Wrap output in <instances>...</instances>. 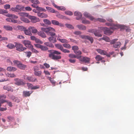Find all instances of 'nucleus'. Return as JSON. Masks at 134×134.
<instances>
[{"label": "nucleus", "instance_id": "nucleus-55", "mask_svg": "<svg viewBox=\"0 0 134 134\" xmlns=\"http://www.w3.org/2000/svg\"><path fill=\"white\" fill-rule=\"evenodd\" d=\"M58 8V9L62 11H64L66 10V8L63 6H59Z\"/></svg>", "mask_w": 134, "mask_h": 134}, {"label": "nucleus", "instance_id": "nucleus-35", "mask_svg": "<svg viewBox=\"0 0 134 134\" xmlns=\"http://www.w3.org/2000/svg\"><path fill=\"white\" fill-rule=\"evenodd\" d=\"M7 47L9 49H11L14 48L15 47V46L12 44L10 43H9L7 46Z\"/></svg>", "mask_w": 134, "mask_h": 134}, {"label": "nucleus", "instance_id": "nucleus-62", "mask_svg": "<svg viewBox=\"0 0 134 134\" xmlns=\"http://www.w3.org/2000/svg\"><path fill=\"white\" fill-rule=\"evenodd\" d=\"M31 48V51L33 53L36 54H37L38 53V51L36 50V49L33 48V47Z\"/></svg>", "mask_w": 134, "mask_h": 134}, {"label": "nucleus", "instance_id": "nucleus-25", "mask_svg": "<svg viewBox=\"0 0 134 134\" xmlns=\"http://www.w3.org/2000/svg\"><path fill=\"white\" fill-rule=\"evenodd\" d=\"M76 27L81 30H85L86 29V27L82 25H77Z\"/></svg>", "mask_w": 134, "mask_h": 134}, {"label": "nucleus", "instance_id": "nucleus-63", "mask_svg": "<svg viewBox=\"0 0 134 134\" xmlns=\"http://www.w3.org/2000/svg\"><path fill=\"white\" fill-rule=\"evenodd\" d=\"M97 20L101 22H106V20L103 19L98 18Z\"/></svg>", "mask_w": 134, "mask_h": 134}, {"label": "nucleus", "instance_id": "nucleus-43", "mask_svg": "<svg viewBox=\"0 0 134 134\" xmlns=\"http://www.w3.org/2000/svg\"><path fill=\"white\" fill-rule=\"evenodd\" d=\"M43 22L46 24L50 25L51 24V22L47 19H44L43 20Z\"/></svg>", "mask_w": 134, "mask_h": 134}, {"label": "nucleus", "instance_id": "nucleus-59", "mask_svg": "<svg viewBox=\"0 0 134 134\" xmlns=\"http://www.w3.org/2000/svg\"><path fill=\"white\" fill-rule=\"evenodd\" d=\"M66 26L68 28L73 29L74 27L73 26L70 24H65Z\"/></svg>", "mask_w": 134, "mask_h": 134}, {"label": "nucleus", "instance_id": "nucleus-64", "mask_svg": "<svg viewBox=\"0 0 134 134\" xmlns=\"http://www.w3.org/2000/svg\"><path fill=\"white\" fill-rule=\"evenodd\" d=\"M34 72L35 71H38L39 70V68L38 66H35L34 68Z\"/></svg>", "mask_w": 134, "mask_h": 134}, {"label": "nucleus", "instance_id": "nucleus-58", "mask_svg": "<svg viewBox=\"0 0 134 134\" xmlns=\"http://www.w3.org/2000/svg\"><path fill=\"white\" fill-rule=\"evenodd\" d=\"M118 40V39H115L112 40L110 42V43L111 44H114Z\"/></svg>", "mask_w": 134, "mask_h": 134}, {"label": "nucleus", "instance_id": "nucleus-50", "mask_svg": "<svg viewBox=\"0 0 134 134\" xmlns=\"http://www.w3.org/2000/svg\"><path fill=\"white\" fill-rule=\"evenodd\" d=\"M72 49L74 52L75 51H76L78 50L79 48L77 46H72Z\"/></svg>", "mask_w": 134, "mask_h": 134}, {"label": "nucleus", "instance_id": "nucleus-1", "mask_svg": "<svg viewBox=\"0 0 134 134\" xmlns=\"http://www.w3.org/2000/svg\"><path fill=\"white\" fill-rule=\"evenodd\" d=\"M48 52L50 53L48 57L52 59L57 60L61 59V56L60 55L61 54L60 52L53 49L48 50Z\"/></svg>", "mask_w": 134, "mask_h": 134}, {"label": "nucleus", "instance_id": "nucleus-60", "mask_svg": "<svg viewBox=\"0 0 134 134\" xmlns=\"http://www.w3.org/2000/svg\"><path fill=\"white\" fill-rule=\"evenodd\" d=\"M82 23L84 24H89L90 22L84 19L82 20Z\"/></svg>", "mask_w": 134, "mask_h": 134}, {"label": "nucleus", "instance_id": "nucleus-56", "mask_svg": "<svg viewBox=\"0 0 134 134\" xmlns=\"http://www.w3.org/2000/svg\"><path fill=\"white\" fill-rule=\"evenodd\" d=\"M7 12L6 10L0 9V14H4L5 13H7Z\"/></svg>", "mask_w": 134, "mask_h": 134}, {"label": "nucleus", "instance_id": "nucleus-31", "mask_svg": "<svg viewBox=\"0 0 134 134\" xmlns=\"http://www.w3.org/2000/svg\"><path fill=\"white\" fill-rule=\"evenodd\" d=\"M6 15L7 16L11 18H12L17 19L18 18V16L14 15L8 14Z\"/></svg>", "mask_w": 134, "mask_h": 134}, {"label": "nucleus", "instance_id": "nucleus-13", "mask_svg": "<svg viewBox=\"0 0 134 134\" xmlns=\"http://www.w3.org/2000/svg\"><path fill=\"white\" fill-rule=\"evenodd\" d=\"M6 97V96L4 94L0 96V101L2 103H3L4 102H7V101L5 100Z\"/></svg>", "mask_w": 134, "mask_h": 134}, {"label": "nucleus", "instance_id": "nucleus-53", "mask_svg": "<svg viewBox=\"0 0 134 134\" xmlns=\"http://www.w3.org/2000/svg\"><path fill=\"white\" fill-rule=\"evenodd\" d=\"M88 38H87V40H88L89 41H90L91 43H92L94 41L93 38L92 37L90 36H88Z\"/></svg>", "mask_w": 134, "mask_h": 134}, {"label": "nucleus", "instance_id": "nucleus-4", "mask_svg": "<svg viewBox=\"0 0 134 134\" xmlns=\"http://www.w3.org/2000/svg\"><path fill=\"white\" fill-rule=\"evenodd\" d=\"M15 64H16L18 68L20 69L24 70L26 68V66L17 60H14L13 61Z\"/></svg>", "mask_w": 134, "mask_h": 134}, {"label": "nucleus", "instance_id": "nucleus-36", "mask_svg": "<svg viewBox=\"0 0 134 134\" xmlns=\"http://www.w3.org/2000/svg\"><path fill=\"white\" fill-rule=\"evenodd\" d=\"M19 14L22 16H26L28 17L29 16L28 14L25 12H21L18 13Z\"/></svg>", "mask_w": 134, "mask_h": 134}, {"label": "nucleus", "instance_id": "nucleus-26", "mask_svg": "<svg viewBox=\"0 0 134 134\" xmlns=\"http://www.w3.org/2000/svg\"><path fill=\"white\" fill-rule=\"evenodd\" d=\"M7 71H14L17 70V69L14 67L9 66L7 67Z\"/></svg>", "mask_w": 134, "mask_h": 134}, {"label": "nucleus", "instance_id": "nucleus-5", "mask_svg": "<svg viewBox=\"0 0 134 134\" xmlns=\"http://www.w3.org/2000/svg\"><path fill=\"white\" fill-rule=\"evenodd\" d=\"M54 32H53L51 33H50L51 34L48 35L51 36L48 38L49 41V42L53 43H55L57 41L56 38L57 36Z\"/></svg>", "mask_w": 134, "mask_h": 134}, {"label": "nucleus", "instance_id": "nucleus-57", "mask_svg": "<svg viewBox=\"0 0 134 134\" xmlns=\"http://www.w3.org/2000/svg\"><path fill=\"white\" fill-rule=\"evenodd\" d=\"M37 9L39 11H42L45 12L46 11L45 9L40 7H39L38 6L37 7Z\"/></svg>", "mask_w": 134, "mask_h": 134}, {"label": "nucleus", "instance_id": "nucleus-33", "mask_svg": "<svg viewBox=\"0 0 134 134\" xmlns=\"http://www.w3.org/2000/svg\"><path fill=\"white\" fill-rule=\"evenodd\" d=\"M46 8L49 12L53 13H55V10L51 8L47 7H46Z\"/></svg>", "mask_w": 134, "mask_h": 134}, {"label": "nucleus", "instance_id": "nucleus-49", "mask_svg": "<svg viewBox=\"0 0 134 134\" xmlns=\"http://www.w3.org/2000/svg\"><path fill=\"white\" fill-rule=\"evenodd\" d=\"M26 55V57L29 58L31 55L32 53L31 52H25Z\"/></svg>", "mask_w": 134, "mask_h": 134}, {"label": "nucleus", "instance_id": "nucleus-8", "mask_svg": "<svg viewBox=\"0 0 134 134\" xmlns=\"http://www.w3.org/2000/svg\"><path fill=\"white\" fill-rule=\"evenodd\" d=\"M15 81V84L18 86L24 85L25 83L22 79L18 78H15L14 79Z\"/></svg>", "mask_w": 134, "mask_h": 134}, {"label": "nucleus", "instance_id": "nucleus-45", "mask_svg": "<svg viewBox=\"0 0 134 134\" xmlns=\"http://www.w3.org/2000/svg\"><path fill=\"white\" fill-rule=\"evenodd\" d=\"M48 80L50 81L51 82L52 84L55 85V82L54 80L52 79L51 77H48Z\"/></svg>", "mask_w": 134, "mask_h": 134}, {"label": "nucleus", "instance_id": "nucleus-44", "mask_svg": "<svg viewBox=\"0 0 134 134\" xmlns=\"http://www.w3.org/2000/svg\"><path fill=\"white\" fill-rule=\"evenodd\" d=\"M74 53L76 55L78 56H81L82 54L81 51L79 50H77L76 51H75Z\"/></svg>", "mask_w": 134, "mask_h": 134}, {"label": "nucleus", "instance_id": "nucleus-32", "mask_svg": "<svg viewBox=\"0 0 134 134\" xmlns=\"http://www.w3.org/2000/svg\"><path fill=\"white\" fill-rule=\"evenodd\" d=\"M121 43L120 42H118L116 43L113 45V47L115 48H119L121 46Z\"/></svg>", "mask_w": 134, "mask_h": 134}, {"label": "nucleus", "instance_id": "nucleus-28", "mask_svg": "<svg viewBox=\"0 0 134 134\" xmlns=\"http://www.w3.org/2000/svg\"><path fill=\"white\" fill-rule=\"evenodd\" d=\"M80 56H78L75 54H69V56L70 58H76L77 59H79L80 58V57H79Z\"/></svg>", "mask_w": 134, "mask_h": 134}, {"label": "nucleus", "instance_id": "nucleus-20", "mask_svg": "<svg viewBox=\"0 0 134 134\" xmlns=\"http://www.w3.org/2000/svg\"><path fill=\"white\" fill-rule=\"evenodd\" d=\"M32 92H30L29 91H24L23 92V96L26 97L29 96L32 93Z\"/></svg>", "mask_w": 134, "mask_h": 134}, {"label": "nucleus", "instance_id": "nucleus-47", "mask_svg": "<svg viewBox=\"0 0 134 134\" xmlns=\"http://www.w3.org/2000/svg\"><path fill=\"white\" fill-rule=\"evenodd\" d=\"M29 1L32 3L36 4H38L40 3V2L38 0H29Z\"/></svg>", "mask_w": 134, "mask_h": 134}, {"label": "nucleus", "instance_id": "nucleus-6", "mask_svg": "<svg viewBox=\"0 0 134 134\" xmlns=\"http://www.w3.org/2000/svg\"><path fill=\"white\" fill-rule=\"evenodd\" d=\"M100 29L103 31L105 34L107 35H110L113 32V31L111 30V29L110 28H109L106 27H101Z\"/></svg>", "mask_w": 134, "mask_h": 134}, {"label": "nucleus", "instance_id": "nucleus-23", "mask_svg": "<svg viewBox=\"0 0 134 134\" xmlns=\"http://www.w3.org/2000/svg\"><path fill=\"white\" fill-rule=\"evenodd\" d=\"M37 34L39 36L43 38H45L46 37V34L42 31H40L37 32Z\"/></svg>", "mask_w": 134, "mask_h": 134}, {"label": "nucleus", "instance_id": "nucleus-52", "mask_svg": "<svg viewBox=\"0 0 134 134\" xmlns=\"http://www.w3.org/2000/svg\"><path fill=\"white\" fill-rule=\"evenodd\" d=\"M27 85L29 89H32L33 85L31 83H27Z\"/></svg>", "mask_w": 134, "mask_h": 134}, {"label": "nucleus", "instance_id": "nucleus-21", "mask_svg": "<svg viewBox=\"0 0 134 134\" xmlns=\"http://www.w3.org/2000/svg\"><path fill=\"white\" fill-rule=\"evenodd\" d=\"M121 27L120 25L118 24L113 25H111V27H110V29L113 31L115 30L118 29Z\"/></svg>", "mask_w": 134, "mask_h": 134}, {"label": "nucleus", "instance_id": "nucleus-14", "mask_svg": "<svg viewBox=\"0 0 134 134\" xmlns=\"http://www.w3.org/2000/svg\"><path fill=\"white\" fill-rule=\"evenodd\" d=\"M3 89L4 90H7L8 91L13 92V91L12 87L8 85L4 86L3 87Z\"/></svg>", "mask_w": 134, "mask_h": 134}, {"label": "nucleus", "instance_id": "nucleus-39", "mask_svg": "<svg viewBox=\"0 0 134 134\" xmlns=\"http://www.w3.org/2000/svg\"><path fill=\"white\" fill-rule=\"evenodd\" d=\"M103 59V58L99 55H97L95 57L97 61L102 60Z\"/></svg>", "mask_w": 134, "mask_h": 134}, {"label": "nucleus", "instance_id": "nucleus-61", "mask_svg": "<svg viewBox=\"0 0 134 134\" xmlns=\"http://www.w3.org/2000/svg\"><path fill=\"white\" fill-rule=\"evenodd\" d=\"M64 53H69L70 52V51L69 50H67L66 49H64L63 48V49H62V51Z\"/></svg>", "mask_w": 134, "mask_h": 134}, {"label": "nucleus", "instance_id": "nucleus-51", "mask_svg": "<svg viewBox=\"0 0 134 134\" xmlns=\"http://www.w3.org/2000/svg\"><path fill=\"white\" fill-rule=\"evenodd\" d=\"M63 45L64 47L66 48H71L70 45L69 44L66 43L63 44Z\"/></svg>", "mask_w": 134, "mask_h": 134}, {"label": "nucleus", "instance_id": "nucleus-10", "mask_svg": "<svg viewBox=\"0 0 134 134\" xmlns=\"http://www.w3.org/2000/svg\"><path fill=\"white\" fill-rule=\"evenodd\" d=\"M80 58L79 59V60L81 62H84L85 63H88L89 62L90 60V58L86 57H82L81 56H80Z\"/></svg>", "mask_w": 134, "mask_h": 134}, {"label": "nucleus", "instance_id": "nucleus-22", "mask_svg": "<svg viewBox=\"0 0 134 134\" xmlns=\"http://www.w3.org/2000/svg\"><path fill=\"white\" fill-rule=\"evenodd\" d=\"M96 51L98 53L102 55H107V52L103 50L98 49H97Z\"/></svg>", "mask_w": 134, "mask_h": 134}, {"label": "nucleus", "instance_id": "nucleus-30", "mask_svg": "<svg viewBox=\"0 0 134 134\" xmlns=\"http://www.w3.org/2000/svg\"><path fill=\"white\" fill-rule=\"evenodd\" d=\"M57 40L62 43H68L69 42L68 41L66 40L65 39H61L59 37H58Z\"/></svg>", "mask_w": 134, "mask_h": 134}, {"label": "nucleus", "instance_id": "nucleus-54", "mask_svg": "<svg viewBox=\"0 0 134 134\" xmlns=\"http://www.w3.org/2000/svg\"><path fill=\"white\" fill-rule=\"evenodd\" d=\"M65 13L66 14L69 15H72L73 13L71 11H66L65 12Z\"/></svg>", "mask_w": 134, "mask_h": 134}, {"label": "nucleus", "instance_id": "nucleus-38", "mask_svg": "<svg viewBox=\"0 0 134 134\" xmlns=\"http://www.w3.org/2000/svg\"><path fill=\"white\" fill-rule=\"evenodd\" d=\"M42 72L41 71L34 72V74L36 76L40 77L41 75Z\"/></svg>", "mask_w": 134, "mask_h": 134}, {"label": "nucleus", "instance_id": "nucleus-15", "mask_svg": "<svg viewBox=\"0 0 134 134\" xmlns=\"http://www.w3.org/2000/svg\"><path fill=\"white\" fill-rule=\"evenodd\" d=\"M101 32V31L99 30H95L94 34L96 36L101 37L102 36V35L100 33Z\"/></svg>", "mask_w": 134, "mask_h": 134}, {"label": "nucleus", "instance_id": "nucleus-2", "mask_svg": "<svg viewBox=\"0 0 134 134\" xmlns=\"http://www.w3.org/2000/svg\"><path fill=\"white\" fill-rule=\"evenodd\" d=\"M41 31L46 32L48 35H49L53 32H55V30L52 27H42L41 28Z\"/></svg>", "mask_w": 134, "mask_h": 134}, {"label": "nucleus", "instance_id": "nucleus-11", "mask_svg": "<svg viewBox=\"0 0 134 134\" xmlns=\"http://www.w3.org/2000/svg\"><path fill=\"white\" fill-rule=\"evenodd\" d=\"M22 43L26 47L29 48L33 47V46L31 44V42L29 41L24 40L22 41Z\"/></svg>", "mask_w": 134, "mask_h": 134}, {"label": "nucleus", "instance_id": "nucleus-18", "mask_svg": "<svg viewBox=\"0 0 134 134\" xmlns=\"http://www.w3.org/2000/svg\"><path fill=\"white\" fill-rule=\"evenodd\" d=\"M29 29L31 30L32 33L34 34L36 33H37V32H38L37 29L33 26H29Z\"/></svg>", "mask_w": 134, "mask_h": 134}, {"label": "nucleus", "instance_id": "nucleus-16", "mask_svg": "<svg viewBox=\"0 0 134 134\" xmlns=\"http://www.w3.org/2000/svg\"><path fill=\"white\" fill-rule=\"evenodd\" d=\"M74 15L77 17L76 18L77 20H79L81 19L82 16V14L79 12H75L74 13Z\"/></svg>", "mask_w": 134, "mask_h": 134}, {"label": "nucleus", "instance_id": "nucleus-48", "mask_svg": "<svg viewBox=\"0 0 134 134\" xmlns=\"http://www.w3.org/2000/svg\"><path fill=\"white\" fill-rule=\"evenodd\" d=\"M82 39H84L85 40H87V38H88V35H80L79 36Z\"/></svg>", "mask_w": 134, "mask_h": 134}, {"label": "nucleus", "instance_id": "nucleus-24", "mask_svg": "<svg viewBox=\"0 0 134 134\" xmlns=\"http://www.w3.org/2000/svg\"><path fill=\"white\" fill-rule=\"evenodd\" d=\"M37 13L38 16L42 18H45L48 16L47 14L43 13H39L38 12Z\"/></svg>", "mask_w": 134, "mask_h": 134}, {"label": "nucleus", "instance_id": "nucleus-7", "mask_svg": "<svg viewBox=\"0 0 134 134\" xmlns=\"http://www.w3.org/2000/svg\"><path fill=\"white\" fill-rule=\"evenodd\" d=\"M15 47L16 48V49L20 52H22L26 49V48L23 47L22 44L19 43H15Z\"/></svg>", "mask_w": 134, "mask_h": 134}, {"label": "nucleus", "instance_id": "nucleus-34", "mask_svg": "<svg viewBox=\"0 0 134 134\" xmlns=\"http://www.w3.org/2000/svg\"><path fill=\"white\" fill-rule=\"evenodd\" d=\"M3 28L7 30L11 31L12 30V27L9 25H4Z\"/></svg>", "mask_w": 134, "mask_h": 134}, {"label": "nucleus", "instance_id": "nucleus-29", "mask_svg": "<svg viewBox=\"0 0 134 134\" xmlns=\"http://www.w3.org/2000/svg\"><path fill=\"white\" fill-rule=\"evenodd\" d=\"M6 20L7 21L11 22L13 23H17V21L16 20H14L13 19H11L10 18H8L6 19Z\"/></svg>", "mask_w": 134, "mask_h": 134}, {"label": "nucleus", "instance_id": "nucleus-42", "mask_svg": "<svg viewBox=\"0 0 134 134\" xmlns=\"http://www.w3.org/2000/svg\"><path fill=\"white\" fill-rule=\"evenodd\" d=\"M20 19L22 21L25 23H29L30 22L28 19L24 17H21L20 18Z\"/></svg>", "mask_w": 134, "mask_h": 134}, {"label": "nucleus", "instance_id": "nucleus-19", "mask_svg": "<svg viewBox=\"0 0 134 134\" xmlns=\"http://www.w3.org/2000/svg\"><path fill=\"white\" fill-rule=\"evenodd\" d=\"M51 21L52 24L54 25H58L61 27H63L64 26L63 24L60 23L57 20H52Z\"/></svg>", "mask_w": 134, "mask_h": 134}, {"label": "nucleus", "instance_id": "nucleus-27", "mask_svg": "<svg viewBox=\"0 0 134 134\" xmlns=\"http://www.w3.org/2000/svg\"><path fill=\"white\" fill-rule=\"evenodd\" d=\"M16 12H19L23 10L24 8L23 6H21L19 5H17L16 6Z\"/></svg>", "mask_w": 134, "mask_h": 134}, {"label": "nucleus", "instance_id": "nucleus-12", "mask_svg": "<svg viewBox=\"0 0 134 134\" xmlns=\"http://www.w3.org/2000/svg\"><path fill=\"white\" fill-rule=\"evenodd\" d=\"M28 18L31 19V21L33 23H36L37 22L39 21L38 18H37L35 16L29 15L28 16Z\"/></svg>", "mask_w": 134, "mask_h": 134}, {"label": "nucleus", "instance_id": "nucleus-9", "mask_svg": "<svg viewBox=\"0 0 134 134\" xmlns=\"http://www.w3.org/2000/svg\"><path fill=\"white\" fill-rule=\"evenodd\" d=\"M24 79L27 80L29 82H35L37 81V79L35 77H33L32 76H30L27 75L24 76Z\"/></svg>", "mask_w": 134, "mask_h": 134}, {"label": "nucleus", "instance_id": "nucleus-40", "mask_svg": "<svg viewBox=\"0 0 134 134\" xmlns=\"http://www.w3.org/2000/svg\"><path fill=\"white\" fill-rule=\"evenodd\" d=\"M55 46L58 49H60L61 51L63 48L62 45L58 44H55Z\"/></svg>", "mask_w": 134, "mask_h": 134}, {"label": "nucleus", "instance_id": "nucleus-17", "mask_svg": "<svg viewBox=\"0 0 134 134\" xmlns=\"http://www.w3.org/2000/svg\"><path fill=\"white\" fill-rule=\"evenodd\" d=\"M83 15L85 17L88 18L91 20H92L94 19L93 17L89 13L87 12H85L83 14Z\"/></svg>", "mask_w": 134, "mask_h": 134}, {"label": "nucleus", "instance_id": "nucleus-46", "mask_svg": "<svg viewBox=\"0 0 134 134\" xmlns=\"http://www.w3.org/2000/svg\"><path fill=\"white\" fill-rule=\"evenodd\" d=\"M42 50L46 51L48 50V48L46 46L42 45L40 48Z\"/></svg>", "mask_w": 134, "mask_h": 134}, {"label": "nucleus", "instance_id": "nucleus-37", "mask_svg": "<svg viewBox=\"0 0 134 134\" xmlns=\"http://www.w3.org/2000/svg\"><path fill=\"white\" fill-rule=\"evenodd\" d=\"M44 44L48 47H53L54 45L51 43L49 42H45L44 43Z\"/></svg>", "mask_w": 134, "mask_h": 134}, {"label": "nucleus", "instance_id": "nucleus-3", "mask_svg": "<svg viewBox=\"0 0 134 134\" xmlns=\"http://www.w3.org/2000/svg\"><path fill=\"white\" fill-rule=\"evenodd\" d=\"M19 28L22 31H23L24 33L26 35L29 36H31L32 35L31 30L29 29V27L27 29L24 26H19Z\"/></svg>", "mask_w": 134, "mask_h": 134}, {"label": "nucleus", "instance_id": "nucleus-41", "mask_svg": "<svg viewBox=\"0 0 134 134\" xmlns=\"http://www.w3.org/2000/svg\"><path fill=\"white\" fill-rule=\"evenodd\" d=\"M100 39L104 40L107 42H109L110 41V38L108 37L107 36L103 37L101 38Z\"/></svg>", "mask_w": 134, "mask_h": 134}]
</instances>
